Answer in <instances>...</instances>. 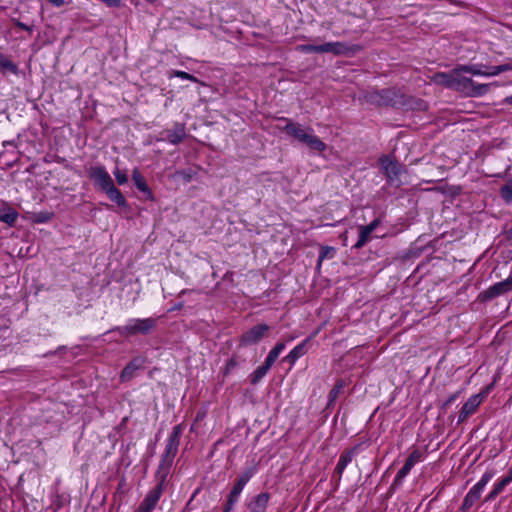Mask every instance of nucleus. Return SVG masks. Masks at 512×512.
I'll return each instance as SVG.
<instances>
[{
    "instance_id": "nucleus-37",
    "label": "nucleus",
    "mask_w": 512,
    "mask_h": 512,
    "mask_svg": "<svg viewBox=\"0 0 512 512\" xmlns=\"http://www.w3.org/2000/svg\"><path fill=\"white\" fill-rule=\"evenodd\" d=\"M477 501L478 500L475 497L467 493L462 503V510L466 511L470 509Z\"/></svg>"
},
{
    "instance_id": "nucleus-41",
    "label": "nucleus",
    "mask_w": 512,
    "mask_h": 512,
    "mask_svg": "<svg viewBox=\"0 0 512 512\" xmlns=\"http://www.w3.org/2000/svg\"><path fill=\"white\" fill-rule=\"evenodd\" d=\"M499 494H500V492L495 487H493V489L486 496L485 501L486 502L493 501Z\"/></svg>"
},
{
    "instance_id": "nucleus-53",
    "label": "nucleus",
    "mask_w": 512,
    "mask_h": 512,
    "mask_svg": "<svg viewBox=\"0 0 512 512\" xmlns=\"http://www.w3.org/2000/svg\"><path fill=\"white\" fill-rule=\"evenodd\" d=\"M506 478H511V482H512V466H511L509 474L506 476Z\"/></svg>"
},
{
    "instance_id": "nucleus-45",
    "label": "nucleus",
    "mask_w": 512,
    "mask_h": 512,
    "mask_svg": "<svg viewBox=\"0 0 512 512\" xmlns=\"http://www.w3.org/2000/svg\"><path fill=\"white\" fill-rule=\"evenodd\" d=\"M468 493H469L471 496L475 497L477 500H479V499H480L481 494H482L480 491H478V490L475 488V486H473V487L468 491Z\"/></svg>"
},
{
    "instance_id": "nucleus-25",
    "label": "nucleus",
    "mask_w": 512,
    "mask_h": 512,
    "mask_svg": "<svg viewBox=\"0 0 512 512\" xmlns=\"http://www.w3.org/2000/svg\"><path fill=\"white\" fill-rule=\"evenodd\" d=\"M0 69L3 72L18 74V67L7 56L0 54Z\"/></svg>"
},
{
    "instance_id": "nucleus-18",
    "label": "nucleus",
    "mask_w": 512,
    "mask_h": 512,
    "mask_svg": "<svg viewBox=\"0 0 512 512\" xmlns=\"http://www.w3.org/2000/svg\"><path fill=\"white\" fill-rule=\"evenodd\" d=\"M309 344V339L303 340L300 344L295 346L285 357V360L290 364H295V362L302 357L307 352V345Z\"/></svg>"
},
{
    "instance_id": "nucleus-33",
    "label": "nucleus",
    "mask_w": 512,
    "mask_h": 512,
    "mask_svg": "<svg viewBox=\"0 0 512 512\" xmlns=\"http://www.w3.org/2000/svg\"><path fill=\"white\" fill-rule=\"evenodd\" d=\"M500 194L507 203L512 202V181L501 187Z\"/></svg>"
},
{
    "instance_id": "nucleus-31",
    "label": "nucleus",
    "mask_w": 512,
    "mask_h": 512,
    "mask_svg": "<svg viewBox=\"0 0 512 512\" xmlns=\"http://www.w3.org/2000/svg\"><path fill=\"white\" fill-rule=\"evenodd\" d=\"M179 442L169 437L165 448V455L174 457L178 451Z\"/></svg>"
},
{
    "instance_id": "nucleus-12",
    "label": "nucleus",
    "mask_w": 512,
    "mask_h": 512,
    "mask_svg": "<svg viewBox=\"0 0 512 512\" xmlns=\"http://www.w3.org/2000/svg\"><path fill=\"white\" fill-rule=\"evenodd\" d=\"M318 53H332L334 55H342L350 52V48L344 42H327L317 45Z\"/></svg>"
},
{
    "instance_id": "nucleus-10",
    "label": "nucleus",
    "mask_w": 512,
    "mask_h": 512,
    "mask_svg": "<svg viewBox=\"0 0 512 512\" xmlns=\"http://www.w3.org/2000/svg\"><path fill=\"white\" fill-rule=\"evenodd\" d=\"M271 495L268 492H262L247 503L249 512H266Z\"/></svg>"
},
{
    "instance_id": "nucleus-35",
    "label": "nucleus",
    "mask_w": 512,
    "mask_h": 512,
    "mask_svg": "<svg viewBox=\"0 0 512 512\" xmlns=\"http://www.w3.org/2000/svg\"><path fill=\"white\" fill-rule=\"evenodd\" d=\"M172 76L183 79V80H189V81H192L195 83L199 82V80L195 76H193L185 71H181V70H174L172 72Z\"/></svg>"
},
{
    "instance_id": "nucleus-23",
    "label": "nucleus",
    "mask_w": 512,
    "mask_h": 512,
    "mask_svg": "<svg viewBox=\"0 0 512 512\" xmlns=\"http://www.w3.org/2000/svg\"><path fill=\"white\" fill-rule=\"evenodd\" d=\"M372 231L367 226H360L359 228V238L354 245L355 249H360L366 245V243L370 240Z\"/></svg>"
},
{
    "instance_id": "nucleus-46",
    "label": "nucleus",
    "mask_w": 512,
    "mask_h": 512,
    "mask_svg": "<svg viewBox=\"0 0 512 512\" xmlns=\"http://www.w3.org/2000/svg\"><path fill=\"white\" fill-rule=\"evenodd\" d=\"M379 224H380V219L377 218L366 226L373 232L379 226Z\"/></svg>"
},
{
    "instance_id": "nucleus-11",
    "label": "nucleus",
    "mask_w": 512,
    "mask_h": 512,
    "mask_svg": "<svg viewBox=\"0 0 512 512\" xmlns=\"http://www.w3.org/2000/svg\"><path fill=\"white\" fill-rule=\"evenodd\" d=\"M398 92L395 89H384L372 96V100L379 105L394 106L398 103Z\"/></svg>"
},
{
    "instance_id": "nucleus-26",
    "label": "nucleus",
    "mask_w": 512,
    "mask_h": 512,
    "mask_svg": "<svg viewBox=\"0 0 512 512\" xmlns=\"http://www.w3.org/2000/svg\"><path fill=\"white\" fill-rule=\"evenodd\" d=\"M271 367L266 365L265 363L259 366L251 375L250 381L252 384H257L270 370Z\"/></svg>"
},
{
    "instance_id": "nucleus-34",
    "label": "nucleus",
    "mask_w": 512,
    "mask_h": 512,
    "mask_svg": "<svg viewBox=\"0 0 512 512\" xmlns=\"http://www.w3.org/2000/svg\"><path fill=\"white\" fill-rule=\"evenodd\" d=\"M53 213L51 212H39L33 215V222L35 223H45L52 219Z\"/></svg>"
},
{
    "instance_id": "nucleus-32",
    "label": "nucleus",
    "mask_w": 512,
    "mask_h": 512,
    "mask_svg": "<svg viewBox=\"0 0 512 512\" xmlns=\"http://www.w3.org/2000/svg\"><path fill=\"white\" fill-rule=\"evenodd\" d=\"M460 70L464 73H470L475 76H485V70H482L477 65H460Z\"/></svg>"
},
{
    "instance_id": "nucleus-43",
    "label": "nucleus",
    "mask_w": 512,
    "mask_h": 512,
    "mask_svg": "<svg viewBox=\"0 0 512 512\" xmlns=\"http://www.w3.org/2000/svg\"><path fill=\"white\" fill-rule=\"evenodd\" d=\"M343 385L342 383H337L335 387L330 391V397L332 399H335L339 393V391L342 389Z\"/></svg>"
},
{
    "instance_id": "nucleus-48",
    "label": "nucleus",
    "mask_w": 512,
    "mask_h": 512,
    "mask_svg": "<svg viewBox=\"0 0 512 512\" xmlns=\"http://www.w3.org/2000/svg\"><path fill=\"white\" fill-rule=\"evenodd\" d=\"M52 5L60 7L65 3V0H48Z\"/></svg>"
},
{
    "instance_id": "nucleus-1",
    "label": "nucleus",
    "mask_w": 512,
    "mask_h": 512,
    "mask_svg": "<svg viewBox=\"0 0 512 512\" xmlns=\"http://www.w3.org/2000/svg\"><path fill=\"white\" fill-rule=\"evenodd\" d=\"M280 120L286 122L284 130L297 141L306 144L310 149L318 152H324L326 150V144L313 133L312 128H305L300 124H295L285 117L280 118Z\"/></svg>"
},
{
    "instance_id": "nucleus-54",
    "label": "nucleus",
    "mask_w": 512,
    "mask_h": 512,
    "mask_svg": "<svg viewBox=\"0 0 512 512\" xmlns=\"http://www.w3.org/2000/svg\"><path fill=\"white\" fill-rule=\"evenodd\" d=\"M202 418H203V415H200V414L198 413V414H197V416H196V420H200V419H202Z\"/></svg>"
},
{
    "instance_id": "nucleus-17",
    "label": "nucleus",
    "mask_w": 512,
    "mask_h": 512,
    "mask_svg": "<svg viewBox=\"0 0 512 512\" xmlns=\"http://www.w3.org/2000/svg\"><path fill=\"white\" fill-rule=\"evenodd\" d=\"M132 179L134 181L135 186L141 192L145 193L149 199H153V193L151 189L149 188L145 178L137 168H135L132 172Z\"/></svg>"
},
{
    "instance_id": "nucleus-2",
    "label": "nucleus",
    "mask_w": 512,
    "mask_h": 512,
    "mask_svg": "<svg viewBox=\"0 0 512 512\" xmlns=\"http://www.w3.org/2000/svg\"><path fill=\"white\" fill-rule=\"evenodd\" d=\"M156 326V322L152 318L130 319L126 325L117 326L113 331L118 332L121 336L128 337L136 334H147Z\"/></svg>"
},
{
    "instance_id": "nucleus-19",
    "label": "nucleus",
    "mask_w": 512,
    "mask_h": 512,
    "mask_svg": "<svg viewBox=\"0 0 512 512\" xmlns=\"http://www.w3.org/2000/svg\"><path fill=\"white\" fill-rule=\"evenodd\" d=\"M454 77H456L455 69H453L449 73H445V72L436 73L433 75L432 80L436 84L443 85L446 88L453 89Z\"/></svg>"
},
{
    "instance_id": "nucleus-21",
    "label": "nucleus",
    "mask_w": 512,
    "mask_h": 512,
    "mask_svg": "<svg viewBox=\"0 0 512 512\" xmlns=\"http://www.w3.org/2000/svg\"><path fill=\"white\" fill-rule=\"evenodd\" d=\"M354 455V450L343 452L338 459L335 470L339 474H342L346 467L352 462Z\"/></svg>"
},
{
    "instance_id": "nucleus-5",
    "label": "nucleus",
    "mask_w": 512,
    "mask_h": 512,
    "mask_svg": "<svg viewBox=\"0 0 512 512\" xmlns=\"http://www.w3.org/2000/svg\"><path fill=\"white\" fill-rule=\"evenodd\" d=\"M269 325L262 323L253 326L240 337V344L243 346H250L261 341L269 332Z\"/></svg>"
},
{
    "instance_id": "nucleus-39",
    "label": "nucleus",
    "mask_w": 512,
    "mask_h": 512,
    "mask_svg": "<svg viewBox=\"0 0 512 512\" xmlns=\"http://www.w3.org/2000/svg\"><path fill=\"white\" fill-rule=\"evenodd\" d=\"M511 483V478H502L497 483L494 484L493 487H495L500 493L503 491V489Z\"/></svg>"
},
{
    "instance_id": "nucleus-7",
    "label": "nucleus",
    "mask_w": 512,
    "mask_h": 512,
    "mask_svg": "<svg viewBox=\"0 0 512 512\" xmlns=\"http://www.w3.org/2000/svg\"><path fill=\"white\" fill-rule=\"evenodd\" d=\"M253 476L252 470H247L242 473L237 481L234 483L232 490L227 498L226 503L229 504V507H234L236 503L239 501V497L245 487V485L249 482V480Z\"/></svg>"
},
{
    "instance_id": "nucleus-42",
    "label": "nucleus",
    "mask_w": 512,
    "mask_h": 512,
    "mask_svg": "<svg viewBox=\"0 0 512 512\" xmlns=\"http://www.w3.org/2000/svg\"><path fill=\"white\" fill-rule=\"evenodd\" d=\"M499 494H500V492L495 487H493V489L486 496L485 501L486 502L493 501Z\"/></svg>"
},
{
    "instance_id": "nucleus-49",
    "label": "nucleus",
    "mask_w": 512,
    "mask_h": 512,
    "mask_svg": "<svg viewBox=\"0 0 512 512\" xmlns=\"http://www.w3.org/2000/svg\"><path fill=\"white\" fill-rule=\"evenodd\" d=\"M17 26L23 30L31 31V28L22 22H17Z\"/></svg>"
},
{
    "instance_id": "nucleus-6",
    "label": "nucleus",
    "mask_w": 512,
    "mask_h": 512,
    "mask_svg": "<svg viewBox=\"0 0 512 512\" xmlns=\"http://www.w3.org/2000/svg\"><path fill=\"white\" fill-rule=\"evenodd\" d=\"M379 163L384 175L389 182L398 180L402 172V166L397 161L392 159L390 156L383 155L379 158Z\"/></svg>"
},
{
    "instance_id": "nucleus-13",
    "label": "nucleus",
    "mask_w": 512,
    "mask_h": 512,
    "mask_svg": "<svg viewBox=\"0 0 512 512\" xmlns=\"http://www.w3.org/2000/svg\"><path fill=\"white\" fill-rule=\"evenodd\" d=\"M145 363L143 357H136L132 359L122 370L120 378L122 381H129L134 377L137 370L141 369Z\"/></svg>"
},
{
    "instance_id": "nucleus-29",
    "label": "nucleus",
    "mask_w": 512,
    "mask_h": 512,
    "mask_svg": "<svg viewBox=\"0 0 512 512\" xmlns=\"http://www.w3.org/2000/svg\"><path fill=\"white\" fill-rule=\"evenodd\" d=\"M509 70H512V64H503V65L488 67V69L485 70V77L496 76L502 72L509 71Z\"/></svg>"
},
{
    "instance_id": "nucleus-44",
    "label": "nucleus",
    "mask_w": 512,
    "mask_h": 512,
    "mask_svg": "<svg viewBox=\"0 0 512 512\" xmlns=\"http://www.w3.org/2000/svg\"><path fill=\"white\" fill-rule=\"evenodd\" d=\"M460 395V392H455L453 394H451L448 399L446 400V402L444 403V406H449L451 405Z\"/></svg>"
},
{
    "instance_id": "nucleus-20",
    "label": "nucleus",
    "mask_w": 512,
    "mask_h": 512,
    "mask_svg": "<svg viewBox=\"0 0 512 512\" xmlns=\"http://www.w3.org/2000/svg\"><path fill=\"white\" fill-rule=\"evenodd\" d=\"M105 193L108 196V198L112 202L116 203L118 206L124 207V208H126L128 206V203H127L125 197L123 196L121 191L115 187V185H113L108 190H106Z\"/></svg>"
},
{
    "instance_id": "nucleus-51",
    "label": "nucleus",
    "mask_w": 512,
    "mask_h": 512,
    "mask_svg": "<svg viewBox=\"0 0 512 512\" xmlns=\"http://www.w3.org/2000/svg\"><path fill=\"white\" fill-rule=\"evenodd\" d=\"M504 103L509 104V105H512V95L507 96V97L504 99Z\"/></svg>"
},
{
    "instance_id": "nucleus-38",
    "label": "nucleus",
    "mask_w": 512,
    "mask_h": 512,
    "mask_svg": "<svg viewBox=\"0 0 512 512\" xmlns=\"http://www.w3.org/2000/svg\"><path fill=\"white\" fill-rule=\"evenodd\" d=\"M296 50L304 53H318L317 45H298Z\"/></svg>"
},
{
    "instance_id": "nucleus-36",
    "label": "nucleus",
    "mask_w": 512,
    "mask_h": 512,
    "mask_svg": "<svg viewBox=\"0 0 512 512\" xmlns=\"http://www.w3.org/2000/svg\"><path fill=\"white\" fill-rule=\"evenodd\" d=\"M113 174H114L115 179L119 185H124L128 182V175H127L126 171L116 168L113 171Z\"/></svg>"
},
{
    "instance_id": "nucleus-9",
    "label": "nucleus",
    "mask_w": 512,
    "mask_h": 512,
    "mask_svg": "<svg viewBox=\"0 0 512 512\" xmlns=\"http://www.w3.org/2000/svg\"><path fill=\"white\" fill-rule=\"evenodd\" d=\"M482 402L480 394H475L469 397L461 408L458 417V423L464 422L469 416L474 414Z\"/></svg>"
},
{
    "instance_id": "nucleus-52",
    "label": "nucleus",
    "mask_w": 512,
    "mask_h": 512,
    "mask_svg": "<svg viewBox=\"0 0 512 512\" xmlns=\"http://www.w3.org/2000/svg\"><path fill=\"white\" fill-rule=\"evenodd\" d=\"M233 508L234 507H229V504L226 503L223 512H231Z\"/></svg>"
},
{
    "instance_id": "nucleus-3",
    "label": "nucleus",
    "mask_w": 512,
    "mask_h": 512,
    "mask_svg": "<svg viewBox=\"0 0 512 512\" xmlns=\"http://www.w3.org/2000/svg\"><path fill=\"white\" fill-rule=\"evenodd\" d=\"M163 493V483H159L157 486L152 488L147 492L142 502L139 504V506L134 510V512H152Z\"/></svg>"
},
{
    "instance_id": "nucleus-40",
    "label": "nucleus",
    "mask_w": 512,
    "mask_h": 512,
    "mask_svg": "<svg viewBox=\"0 0 512 512\" xmlns=\"http://www.w3.org/2000/svg\"><path fill=\"white\" fill-rule=\"evenodd\" d=\"M181 432H182L181 426L180 425H176L173 428L172 433L170 434L169 437L172 438V439H176V440L180 441Z\"/></svg>"
},
{
    "instance_id": "nucleus-50",
    "label": "nucleus",
    "mask_w": 512,
    "mask_h": 512,
    "mask_svg": "<svg viewBox=\"0 0 512 512\" xmlns=\"http://www.w3.org/2000/svg\"><path fill=\"white\" fill-rule=\"evenodd\" d=\"M320 329H317L315 331H313V333H311V335L309 337H307L306 339H309V342L319 333Z\"/></svg>"
},
{
    "instance_id": "nucleus-24",
    "label": "nucleus",
    "mask_w": 512,
    "mask_h": 512,
    "mask_svg": "<svg viewBox=\"0 0 512 512\" xmlns=\"http://www.w3.org/2000/svg\"><path fill=\"white\" fill-rule=\"evenodd\" d=\"M490 84H478L473 81V85L468 90V96L481 97L488 93Z\"/></svg>"
},
{
    "instance_id": "nucleus-27",
    "label": "nucleus",
    "mask_w": 512,
    "mask_h": 512,
    "mask_svg": "<svg viewBox=\"0 0 512 512\" xmlns=\"http://www.w3.org/2000/svg\"><path fill=\"white\" fill-rule=\"evenodd\" d=\"M335 255V248L331 246H322L318 258L317 267L320 268L324 259H331Z\"/></svg>"
},
{
    "instance_id": "nucleus-30",
    "label": "nucleus",
    "mask_w": 512,
    "mask_h": 512,
    "mask_svg": "<svg viewBox=\"0 0 512 512\" xmlns=\"http://www.w3.org/2000/svg\"><path fill=\"white\" fill-rule=\"evenodd\" d=\"M18 218V213L14 209H9L0 214V221L13 225Z\"/></svg>"
},
{
    "instance_id": "nucleus-22",
    "label": "nucleus",
    "mask_w": 512,
    "mask_h": 512,
    "mask_svg": "<svg viewBox=\"0 0 512 512\" xmlns=\"http://www.w3.org/2000/svg\"><path fill=\"white\" fill-rule=\"evenodd\" d=\"M285 349L284 343H277L269 352L268 356L265 359V364L269 367L275 363L281 352Z\"/></svg>"
},
{
    "instance_id": "nucleus-14",
    "label": "nucleus",
    "mask_w": 512,
    "mask_h": 512,
    "mask_svg": "<svg viewBox=\"0 0 512 512\" xmlns=\"http://www.w3.org/2000/svg\"><path fill=\"white\" fill-rule=\"evenodd\" d=\"M186 136L185 125L182 123H176L172 129L165 132V140L169 143L176 145L183 141Z\"/></svg>"
},
{
    "instance_id": "nucleus-4",
    "label": "nucleus",
    "mask_w": 512,
    "mask_h": 512,
    "mask_svg": "<svg viewBox=\"0 0 512 512\" xmlns=\"http://www.w3.org/2000/svg\"><path fill=\"white\" fill-rule=\"evenodd\" d=\"M425 452L419 448L413 449L408 456L403 467L398 471L394 479L395 484H400L405 477L410 473L411 469L417 464L424 460Z\"/></svg>"
},
{
    "instance_id": "nucleus-8",
    "label": "nucleus",
    "mask_w": 512,
    "mask_h": 512,
    "mask_svg": "<svg viewBox=\"0 0 512 512\" xmlns=\"http://www.w3.org/2000/svg\"><path fill=\"white\" fill-rule=\"evenodd\" d=\"M90 176L104 192L114 185L111 176L104 167L91 168Z\"/></svg>"
},
{
    "instance_id": "nucleus-28",
    "label": "nucleus",
    "mask_w": 512,
    "mask_h": 512,
    "mask_svg": "<svg viewBox=\"0 0 512 512\" xmlns=\"http://www.w3.org/2000/svg\"><path fill=\"white\" fill-rule=\"evenodd\" d=\"M495 472L493 470H487L481 477V479L474 485L475 488L481 493L484 491L486 485L494 477Z\"/></svg>"
},
{
    "instance_id": "nucleus-16",
    "label": "nucleus",
    "mask_w": 512,
    "mask_h": 512,
    "mask_svg": "<svg viewBox=\"0 0 512 512\" xmlns=\"http://www.w3.org/2000/svg\"><path fill=\"white\" fill-rule=\"evenodd\" d=\"M509 291V287H507V285L503 281H501L490 286L486 291H484L481 294V296L484 300H490Z\"/></svg>"
},
{
    "instance_id": "nucleus-47",
    "label": "nucleus",
    "mask_w": 512,
    "mask_h": 512,
    "mask_svg": "<svg viewBox=\"0 0 512 512\" xmlns=\"http://www.w3.org/2000/svg\"><path fill=\"white\" fill-rule=\"evenodd\" d=\"M503 282L509 287V290H512V273L505 279Z\"/></svg>"
},
{
    "instance_id": "nucleus-15",
    "label": "nucleus",
    "mask_w": 512,
    "mask_h": 512,
    "mask_svg": "<svg viewBox=\"0 0 512 512\" xmlns=\"http://www.w3.org/2000/svg\"><path fill=\"white\" fill-rule=\"evenodd\" d=\"M461 73H463V71L460 70V66L455 68L456 77H454L453 89L465 93L468 96V90L470 86L473 85V80L462 76Z\"/></svg>"
}]
</instances>
